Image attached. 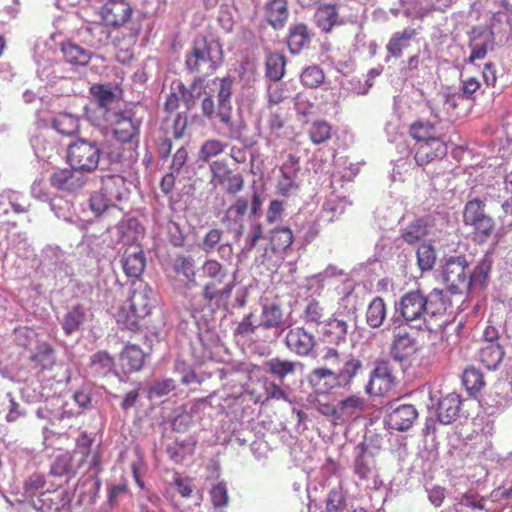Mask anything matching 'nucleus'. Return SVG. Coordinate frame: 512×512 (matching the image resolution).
I'll use <instances>...</instances> for the list:
<instances>
[{
  "instance_id": "nucleus-1",
  "label": "nucleus",
  "mask_w": 512,
  "mask_h": 512,
  "mask_svg": "<svg viewBox=\"0 0 512 512\" xmlns=\"http://www.w3.org/2000/svg\"><path fill=\"white\" fill-rule=\"evenodd\" d=\"M233 82L231 76L215 77L207 82L199 77L190 85V96L201 100L202 115L208 120L218 119L229 128L233 126Z\"/></svg>"
},
{
  "instance_id": "nucleus-2",
  "label": "nucleus",
  "mask_w": 512,
  "mask_h": 512,
  "mask_svg": "<svg viewBox=\"0 0 512 512\" xmlns=\"http://www.w3.org/2000/svg\"><path fill=\"white\" fill-rule=\"evenodd\" d=\"M360 368L359 360L350 359L338 372L323 367L315 368L309 373L307 380L315 394L324 395L334 388L349 385Z\"/></svg>"
},
{
  "instance_id": "nucleus-3",
  "label": "nucleus",
  "mask_w": 512,
  "mask_h": 512,
  "mask_svg": "<svg viewBox=\"0 0 512 512\" xmlns=\"http://www.w3.org/2000/svg\"><path fill=\"white\" fill-rule=\"evenodd\" d=\"M485 207L484 201L474 198L463 209V224L471 227L472 240L478 244L486 243L495 231V221L486 213Z\"/></svg>"
},
{
  "instance_id": "nucleus-4",
  "label": "nucleus",
  "mask_w": 512,
  "mask_h": 512,
  "mask_svg": "<svg viewBox=\"0 0 512 512\" xmlns=\"http://www.w3.org/2000/svg\"><path fill=\"white\" fill-rule=\"evenodd\" d=\"M102 151L96 143L78 139L68 145L67 163L81 174H90L97 170Z\"/></svg>"
},
{
  "instance_id": "nucleus-5",
  "label": "nucleus",
  "mask_w": 512,
  "mask_h": 512,
  "mask_svg": "<svg viewBox=\"0 0 512 512\" xmlns=\"http://www.w3.org/2000/svg\"><path fill=\"white\" fill-rule=\"evenodd\" d=\"M441 275L447 290L452 294H462L471 288L470 270L465 256L447 259Z\"/></svg>"
},
{
  "instance_id": "nucleus-6",
  "label": "nucleus",
  "mask_w": 512,
  "mask_h": 512,
  "mask_svg": "<svg viewBox=\"0 0 512 512\" xmlns=\"http://www.w3.org/2000/svg\"><path fill=\"white\" fill-rule=\"evenodd\" d=\"M185 66L192 73L209 75L217 69V62L212 56V47L206 37L196 39L186 55Z\"/></svg>"
},
{
  "instance_id": "nucleus-7",
  "label": "nucleus",
  "mask_w": 512,
  "mask_h": 512,
  "mask_svg": "<svg viewBox=\"0 0 512 512\" xmlns=\"http://www.w3.org/2000/svg\"><path fill=\"white\" fill-rule=\"evenodd\" d=\"M104 122L111 128L113 136L118 142L137 145L140 122L134 120L130 113L117 111L114 114H108Z\"/></svg>"
},
{
  "instance_id": "nucleus-8",
  "label": "nucleus",
  "mask_w": 512,
  "mask_h": 512,
  "mask_svg": "<svg viewBox=\"0 0 512 512\" xmlns=\"http://www.w3.org/2000/svg\"><path fill=\"white\" fill-rule=\"evenodd\" d=\"M132 14L133 8L127 0H107L99 11L103 24L113 29L125 27Z\"/></svg>"
},
{
  "instance_id": "nucleus-9",
  "label": "nucleus",
  "mask_w": 512,
  "mask_h": 512,
  "mask_svg": "<svg viewBox=\"0 0 512 512\" xmlns=\"http://www.w3.org/2000/svg\"><path fill=\"white\" fill-rule=\"evenodd\" d=\"M211 183L223 186L228 194L235 195L243 189L244 178L240 173H234L226 160H216L210 165Z\"/></svg>"
},
{
  "instance_id": "nucleus-10",
  "label": "nucleus",
  "mask_w": 512,
  "mask_h": 512,
  "mask_svg": "<svg viewBox=\"0 0 512 512\" xmlns=\"http://www.w3.org/2000/svg\"><path fill=\"white\" fill-rule=\"evenodd\" d=\"M419 346L416 340L409 333L398 332L394 336L390 348V354L394 360L411 365L416 360Z\"/></svg>"
},
{
  "instance_id": "nucleus-11",
  "label": "nucleus",
  "mask_w": 512,
  "mask_h": 512,
  "mask_svg": "<svg viewBox=\"0 0 512 512\" xmlns=\"http://www.w3.org/2000/svg\"><path fill=\"white\" fill-rule=\"evenodd\" d=\"M448 152L447 144L441 140L430 139L415 144L414 159L419 166H425L433 161L443 159Z\"/></svg>"
},
{
  "instance_id": "nucleus-12",
  "label": "nucleus",
  "mask_w": 512,
  "mask_h": 512,
  "mask_svg": "<svg viewBox=\"0 0 512 512\" xmlns=\"http://www.w3.org/2000/svg\"><path fill=\"white\" fill-rule=\"evenodd\" d=\"M426 304V297L421 292L409 291L401 297L396 310L400 312L403 320H417L425 316Z\"/></svg>"
},
{
  "instance_id": "nucleus-13",
  "label": "nucleus",
  "mask_w": 512,
  "mask_h": 512,
  "mask_svg": "<svg viewBox=\"0 0 512 512\" xmlns=\"http://www.w3.org/2000/svg\"><path fill=\"white\" fill-rule=\"evenodd\" d=\"M121 264L128 278L139 279L146 267V257L142 247L138 244L129 245L123 253Z\"/></svg>"
},
{
  "instance_id": "nucleus-14",
  "label": "nucleus",
  "mask_w": 512,
  "mask_h": 512,
  "mask_svg": "<svg viewBox=\"0 0 512 512\" xmlns=\"http://www.w3.org/2000/svg\"><path fill=\"white\" fill-rule=\"evenodd\" d=\"M418 417L416 408L411 404H402L394 408L388 415L389 427L397 431L410 429Z\"/></svg>"
},
{
  "instance_id": "nucleus-15",
  "label": "nucleus",
  "mask_w": 512,
  "mask_h": 512,
  "mask_svg": "<svg viewBox=\"0 0 512 512\" xmlns=\"http://www.w3.org/2000/svg\"><path fill=\"white\" fill-rule=\"evenodd\" d=\"M30 367L37 371V374L52 370L56 364L54 348L47 342L38 344L28 357Z\"/></svg>"
},
{
  "instance_id": "nucleus-16",
  "label": "nucleus",
  "mask_w": 512,
  "mask_h": 512,
  "mask_svg": "<svg viewBox=\"0 0 512 512\" xmlns=\"http://www.w3.org/2000/svg\"><path fill=\"white\" fill-rule=\"evenodd\" d=\"M71 167L57 169L50 175V184L52 187L66 192H75L80 190L85 181L75 174Z\"/></svg>"
},
{
  "instance_id": "nucleus-17",
  "label": "nucleus",
  "mask_w": 512,
  "mask_h": 512,
  "mask_svg": "<svg viewBox=\"0 0 512 512\" xmlns=\"http://www.w3.org/2000/svg\"><path fill=\"white\" fill-rule=\"evenodd\" d=\"M357 456L354 460V473L361 481H368L375 472L376 463L374 456L365 443L356 446Z\"/></svg>"
},
{
  "instance_id": "nucleus-18",
  "label": "nucleus",
  "mask_w": 512,
  "mask_h": 512,
  "mask_svg": "<svg viewBox=\"0 0 512 512\" xmlns=\"http://www.w3.org/2000/svg\"><path fill=\"white\" fill-rule=\"evenodd\" d=\"M101 190L115 205L116 202L128 198L130 191L126 183V179L120 175H107L102 177Z\"/></svg>"
},
{
  "instance_id": "nucleus-19",
  "label": "nucleus",
  "mask_w": 512,
  "mask_h": 512,
  "mask_svg": "<svg viewBox=\"0 0 512 512\" xmlns=\"http://www.w3.org/2000/svg\"><path fill=\"white\" fill-rule=\"evenodd\" d=\"M417 35V29L413 27H405L402 31L395 32L386 44L387 53L394 58L401 57Z\"/></svg>"
},
{
  "instance_id": "nucleus-20",
  "label": "nucleus",
  "mask_w": 512,
  "mask_h": 512,
  "mask_svg": "<svg viewBox=\"0 0 512 512\" xmlns=\"http://www.w3.org/2000/svg\"><path fill=\"white\" fill-rule=\"evenodd\" d=\"M60 51L66 63L74 67H85L92 59V52L72 41L61 43Z\"/></svg>"
},
{
  "instance_id": "nucleus-21",
  "label": "nucleus",
  "mask_w": 512,
  "mask_h": 512,
  "mask_svg": "<svg viewBox=\"0 0 512 512\" xmlns=\"http://www.w3.org/2000/svg\"><path fill=\"white\" fill-rule=\"evenodd\" d=\"M153 306V300L146 292L134 291L129 298L127 308L129 313L126 320H140L150 315Z\"/></svg>"
},
{
  "instance_id": "nucleus-22",
  "label": "nucleus",
  "mask_w": 512,
  "mask_h": 512,
  "mask_svg": "<svg viewBox=\"0 0 512 512\" xmlns=\"http://www.w3.org/2000/svg\"><path fill=\"white\" fill-rule=\"evenodd\" d=\"M121 368L125 374L138 372L145 362V354L137 345H126L119 356Z\"/></svg>"
},
{
  "instance_id": "nucleus-23",
  "label": "nucleus",
  "mask_w": 512,
  "mask_h": 512,
  "mask_svg": "<svg viewBox=\"0 0 512 512\" xmlns=\"http://www.w3.org/2000/svg\"><path fill=\"white\" fill-rule=\"evenodd\" d=\"M39 502L42 511L60 512L70 504V497L65 489L57 488L42 492Z\"/></svg>"
},
{
  "instance_id": "nucleus-24",
  "label": "nucleus",
  "mask_w": 512,
  "mask_h": 512,
  "mask_svg": "<svg viewBox=\"0 0 512 512\" xmlns=\"http://www.w3.org/2000/svg\"><path fill=\"white\" fill-rule=\"evenodd\" d=\"M288 347L299 355H307L314 346V337L302 327L290 329L286 336Z\"/></svg>"
},
{
  "instance_id": "nucleus-25",
  "label": "nucleus",
  "mask_w": 512,
  "mask_h": 512,
  "mask_svg": "<svg viewBox=\"0 0 512 512\" xmlns=\"http://www.w3.org/2000/svg\"><path fill=\"white\" fill-rule=\"evenodd\" d=\"M91 93L96 98L97 112L103 120L108 117V114H114V104H118L119 101L111 89L105 85L98 84L91 87Z\"/></svg>"
},
{
  "instance_id": "nucleus-26",
  "label": "nucleus",
  "mask_w": 512,
  "mask_h": 512,
  "mask_svg": "<svg viewBox=\"0 0 512 512\" xmlns=\"http://www.w3.org/2000/svg\"><path fill=\"white\" fill-rule=\"evenodd\" d=\"M288 16L287 0H270L265 6V19L274 29H282Z\"/></svg>"
},
{
  "instance_id": "nucleus-27",
  "label": "nucleus",
  "mask_w": 512,
  "mask_h": 512,
  "mask_svg": "<svg viewBox=\"0 0 512 512\" xmlns=\"http://www.w3.org/2000/svg\"><path fill=\"white\" fill-rule=\"evenodd\" d=\"M461 399L456 393H450L442 397L438 403L437 416L443 424L453 422L460 411Z\"/></svg>"
},
{
  "instance_id": "nucleus-28",
  "label": "nucleus",
  "mask_w": 512,
  "mask_h": 512,
  "mask_svg": "<svg viewBox=\"0 0 512 512\" xmlns=\"http://www.w3.org/2000/svg\"><path fill=\"white\" fill-rule=\"evenodd\" d=\"M366 407L365 398L359 395H350L338 402L339 423L359 416Z\"/></svg>"
},
{
  "instance_id": "nucleus-29",
  "label": "nucleus",
  "mask_w": 512,
  "mask_h": 512,
  "mask_svg": "<svg viewBox=\"0 0 512 512\" xmlns=\"http://www.w3.org/2000/svg\"><path fill=\"white\" fill-rule=\"evenodd\" d=\"M227 277H219L210 279L203 289V295L208 300L227 299L233 289V282L226 281Z\"/></svg>"
},
{
  "instance_id": "nucleus-30",
  "label": "nucleus",
  "mask_w": 512,
  "mask_h": 512,
  "mask_svg": "<svg viewBox=\"0 0 512 512\" xmlns=\"http://www.w3.org/2000/svg\"><path fill=\"white\" fill-rule=\"evenodd\" d=\"M469 47L471 52L469 57L466 59V62L473 64L477 60H483L488 51L493 50V37L490 34L481 35L478 38L473 37L469 42Z\"/></svg>"
},
{
  "instance_id": "nucleus-31",
  "label": "nucleus",
  "mask_w": 512,
  "mask_h": 512,
  "mask_svg": "<svg viewBox=\"0 0 512 512\" xmlns=\"http://www.w3.org/2000/svg\"><path fill=\"white\" fill-rule=\"evenodd\" d=\"M456 1L457 0H416L412 7V13L415 18L423 19L431 12H444L455 4Z\"/></svg>"
},
{
  "instance_id": "nucleus-32",
  "label": "nucleus",
  "mask_w": 512,
  "mask_h": 512,
  "mask_svg": "<svg viewBox=\"0 0 512 512\" xmlns=\"http://www.w3.org/2000/svg\"><path fill=\"white\" fill-rule=\"evenodd\" d=\"M310 40L311 36L305 24H295L289 29L287 44L292 54L299 53L310 43Z\"/></svg>"
},
{
  "instance_id": "nucleus-33",
  "label": "nucleus",
  "mask_w": 512,
  "mask_h": 512,
  "mask_svg": "<svg viewBox=\"0 0 512 512\" xmlns=\"http://www.w3.org/2000/svg\"><path fill=\"white\" fill-rule=\"evenodd\" d=\"M503 357L504 350L498 342L484 344L480 349V361L488 370L496 369Z\"/></svg>"
},
{
  "instance_id": "nucleus-34",
  "label": "nucleus",
  "mask_w": 512,
  "mask_h": 512,
  "mask_svg": "<svg viewBox=\"0 0 512 512\" xmlns=\"http://www.w3.org/2000/svg\"><path fill=\"white\" fill-rule=\"evenodd\" d=\"M286 58L278 52L267 54L265 61V74L273 82L280 81L285 74Z\"/></svg>"
},
{
  "instance_id": "nucleus-35",
  "label": "nucleus",
  "mask_w": 512,
  "mask_h": 512,
  "mask_svg": "<svg viewBox=\"0 0 512 512\" xmlns=\"http://www.w3.org/2000/svg\"><path fill=\"white\" fill-rule=\"evenodd\" d=\"M173 270L188 283H196L195 260L191 255H176L173 259Z\"/></svg>"
},
{
  "instance_id": "nucleus-36",
  "label": "nucleus",
  "mask_w": 512,
  "mask_h": 512,
  "mask_svg": "<svg viewBox=\"0 0 512 512\" xmlns=\"http://www.w3.org/2000/svg\"><path fill=\"white\" fill-rule=\"evenodd\" d=\"M316 24L325 33H328L337 24L338 11L335 5L327 4L318 8L316 14Z\"/></svg>"
},
{
  "instance_id": "nucleus-37",
  "label": "nucleus",
  "mask_w": 512,
  "mask_h": 512,
  "mask_svg": "<svg viewBox=\"0 0 512 512\" xmlns=\"http://www.w3.org/2000/svg\"><path fill=\"white\" fill-rule=\"evenodd\" d=\"M308 136L315 145L325 143L332 137V126L325 120H315L310 124Z\"/></svg>"
},
{
  "instance_id": "nucleus-38",
  "label": "nucleus",
  "mask_w": 512,
  "mask_h": 512,
  "mask_svg": "<svg viewBox=\"0 0 512 512\" xmlns=\"http://www.w3.org/2000/svg\"><path fill=\"white\" fill-rule=\"evenodd\" d=\"M54 129L65 136H72L79 131V120L77 117L60 113L53 119Z\"/></svg>"
},
{
  "instance_id": "nucleus-39",
  "label": "nucleus",
  "mask_w": 512,
  "mask_h": 512,
  "mask_svg": "<svg viewBox=\"0 0 512 512\" xmlns=\"http://www.w3.org/2000/svg\"><path fill=\"white\" fill-rule=\"evenodd\" d=\"M425 315L430 317L442 316L448 307L447 302L443 298V292L434 289L428 297H426Z\"/></svg>"
},
{
  "instance_id": "nucleus-40",
  "label": "nucleus",
  "mask_w": 512,
  "mask_h": 512,
  "mask_svg": "<svg viewBox=\"0 0 512 512\" xmlns=\"http://www.w3.org/2000/svg\"><path fill=\"white\" fill-rule=\"evenodd\" d=\"M292 230L287 227L275 228L271 232L270 242L273 251H286L293 243Z\"/></svg>"
},
{
  "instance_id": "nucleus-41",
  "label": "nucleus",
  "mask_w": 512,
  "mask_h": 512,
  "mask_svg": "<svg viewBox=\"0 0 512 512\" xmlns=\"http://www.w3.org/2000/svg\"><path fill=\"white\" fill-rule=\"evenodd\" d=\"M435 126L429 121H415L411 124L409 129L410 136L416 140V144L430 139H437L434 136Z\"/></svg>"
},
{
  "instance_id": "nucleus-42",
  "label": "nucleus",
  "mask_w": 512,
  "mask_h": 512,
  "mask_svg": "<svg viewBox=\"0 0 512 512\" xmlns=\"http://www.w3.org/2000/svg\"><path fill=\"white\" fill-rule=\"evenodd\" d=\"M416 256L418 267L422 272L433 269L436 262V251L431 244L422 243L419 245Z\"/></svg>"
},
{
  "instance_id": "nucleus-43",
  "label": "nucleus",
  "mask_w": 512,
  "mask_h": 512,
  "mask_svg": "<svg viewBox=\"0 0 512 512\" xmlns=\"http://www.w3.org/2000/svg\"><path fill=\"white\" fill-rule=\"evenodd\" d=\"M462 381L465 388L470 393H476L484 386V378L482 373L474 368H466L463 372Z\"/></svg>"
},
{
  "instance_id": "nucleus-44",
  "label": "nucleus",
  "mask_w": 512,
  "mask_h": 512,
  "mask_svg": "<svg viewBox=\"0 0 512 512\" xmlns=\"http://www.w3.org/2000/svg\"><path fill=\"white\" fill-rule=\"evenodd\" d=\"M266 370L281 380L288 374L294 372L295 363L289 360L273 358L265 363Z\"/></svg>"
},
{
  "instance_id": "nucleus-45",
  "label": "nucleus",
  "mask_w": 512,
  "mask_h": 512,
  "mask_svg": "<svg viewBox=\"0 0 512 512\" xmlns=\"http://www.w3.org/2000/svg\"><path fill=\"white\" fill-rule=\"evenodd\" d=\"M427 234L423 220L418 219L410 223L402 232L403 240L408 244L420 241Z\"/></svg>"
},
{
  "instance_id": "nucleus-46",
  "label": "nucleus",
  "mask_w": 512,
  "mask_h": 512,
  "mask_svg": "<svg viewBox=\"0 0 512 512\" xmlns=\"http://www.w3.org/2000/svg\"><path fill=\"white\" fill-rule=\"evenodd\" d=\"M324 78L323 70L317 65L305 68L301 74L302 84L309 88H317L323 83Z\"/></svg>"
},
{
  "instance_id": "nucleus-47",
  "label": "nucleus",
  "mask_w": 512,
  "mask_h": 512,
  "mask_svg": "<svg viewBox=\"0 0 512 512\" xmlns=\"http://www.w3.org/2000/svg\"><path fill=\"white\" fill-rule=\"evenodd\" d=\"M225 149V144L217 139H209L206 140L198 154L199 160L203 162H208L212 157H216L220 155Z\"/></svg>"
},
{
  "instance_id": "nucleus-48",
  "label": "nucleus",
  "mask_w": 512,
  "mask_h": 512,
  "mask_svg": "<svg viewBox=\"0 0 512 512\" xmlns=\"http://www.w3.org/2000/svg\"><path fill=\"white\" fill-rule=\"evenodd\" d=\"M392 382V374L389 371L387 365L385 363L379 364L369 381L368 389H374L376 385H378V390L381 392L382 390V383L385 384V386H389Z\"/></svg>"
},
{
  "instance_id": "nucleus-49",
  "label": "nucleus",
  "mask_w": 512,
  "mask_h": 512,
  "mask_svg": "<svg viewBox=\"0 0 512 512\" xmlns=\"http://www.w3.org/2000/svg\"><path fill=\"white\" fill-rule=\"evenodd\" d=\"M72 455L69 452L59 454L51 465L50 473L54 476H63L72 472Z\"/></svg>"
},
{
  "instance_id": "nucleus-50",
  "label": "nucleus",
  "mask_w": 512,
  "mask_h": 512,
  "mask_svg": "<svg viewBox=\"0 0 512 512\" xmlns=\"http://www.w3.org/2000/svg\"><path fill=\"white\" fill-rule=\"evenodd\" d=\"M90 209L95 213L96 216L101 215L108 208L115 206L106 194L100 189L91 194L89 199Z\"/></svg>"
},
{
  "instance_id": "nucleus-51",
  "label": "nucleus",
  "mask_w": 512,
  "mask_h": 512,
  "mask_svg": "<svg viewBox=\"0 0 512 512\" xmlns=\"http://www.w3.org/2000/svg\"><path fill=\"white\" fill-rule=\"evenodd\" d=\"M140 33V27L133 25L128 28V32L122 38L114 37L112 42L116 48L128 51L135 43Z\"/></svg>"
},
{
  "instance_id": "nucleus-52",
  "label": "nucleus",
  "mask_w": 512,
  "mask_h": 512,
  "mask_svg": "<svg viewBox=\"0 0 512 512\" xmlns=\"http://www.w3.org/2000/svg\"><path fill=\"white\" fill-rule=\"evenodd\" d=\"M277 192L282 196H290L295 193L299 189V184L297 182V176H292L288 174H281L277 184H276Z\"/></svg>"
},
{
  "instance_id": "nucleus-53",
  "label": "nucleus",
  "mask_w": 512,
  "mask_h": 512,
  "mask_svg": "<svg viewBox=\"0 0 512 512\" xmlns=\"http://www.w3.org/2000/svg\"><path fill=\"white\" fill-rule=\"evenodd\" d=\"M91 366L102 373L109 372L114 367L113 357L106 351H98L91 356Z\"/></svg>"
},
{
  "instance_id": "nucleus-54",
  "label": "nucleus",
  "mask_w": 512,
  "mask_h": 512,
  "mask_svg": "<svg viewBox=\"0 0 512 512\" xmlns=\"http://www.w3.org/2000/svg\"><path fill=\"white\" fill-rule=\"evenodd\" d=\"M173 488L183 498H190L193 493L192 479L187 476H182L180 473L175 472L172 480Z\"/></svg>"
},
{
  "instance_id": "nucleus-55",
  "label": "nucleus",
  "mask_w": 512,
  "mask_h": 512,
  "mask_svg": "<svg viewBox=\"0 0 512 512\" xmlns=\"http://www.w3.org/2000/svg\"><path fill=\"white\" fill-rule=\"evenodd\" d=\"M248 210V201L242 197L238 198L225 213V218L237 222Z\"/></svg>"
},
{
  "instance_id": "nucleus-56",
  "label": "nucleus",
  "mask_w": 512,
  "mask_h": 512,
  "mask_svg": "<svg viewBox=\"0 0 512 512\" xmlns=\"http://www.w3.org/2000/svg\"><path fill=\"white\" fill-rule=\"evenodd\" d=\"M210 497L214 507H224L228 503V492L226 484L220 482L210 490Z\"/></svg>"
},
{
  "instance_id": "nucleus-57",
  "label": "nucleus",
  "mask_w": 512,
  "mask_h": 512,
  "mask_svg": "<svg viewBox=\"0 0 512 512\" xmlns=\"http://www.w3.org/2000/svg\"><path fill=\"white\" fill-rule=\"evenodd\" d=\"M386 305L380 297L374 298L367 309V320H385Z\"/></svg>"
},
{
  "instance_id": "nucleus-58",
  "label": "nucleus",
  "mask_w": 512,
  "mask_h": 512,
  "mask_svg": "<svg viewBox=\"0 0 512 512\" xmlns=\"http://www.w3.org/2000/svg\"><path fill=\"white\" fill-rule=\"evenodd\" d=\"M46 483L44 475L40 473L31 474L24 482V492L29 496L35 495V493L44 487Z\"/></svg>"
},
{
  "instance_id": "nucleus-59",
  "label": "nucleus",
  "mask_w": 512,
  "mask_h": 512,
  "mask_svg": "<svg viewBox=\"0 0 512 512\" xmlns=\"http://www.w3.org/2000/svg\"><path fill=\"white\" fill-rule=\"evenodd\" d=\"M313 405L320 414L331 418L335 424L339 423L338 404L333 405L329 402H321L319 399H315Z\"/></svg>"
},
{
  "instance_id": "nucleus-60",
  "label": "nucleus",
  "mask_w": 512,
  "mask_h": 512,
  "mask_svg": "<svg viewBox=\"0 0 512 512\" xmlns=\"http://www.w3.org/2000/svg\"><path fill=\"white\" fill-rule=\"evenodd\" d=\"M345 499L338 489H332L329 491L326 499V512H338L342 509Z\"/></svg>"
},
{
  "instance_id": "nucleus-61",
  "label": "nucleus",
  "mask_w": 512,
  "mask_h": 512,
  "mask_svg": "<svg viewBox=\"0 0 512 512\" xmlns=\"http://www.w3.org/2000/svg\"><path fill=\"white\" fill-rule=\"evenodd\" d=\"M300 171V157L295 154H288L286 160L280 166L281 174L298 176Z\"/></svg>"
},
{
  "instance_id": "nucleus-62",
  "label": "nucleus",
  "mask_w": 512,
  "mask_h": 512,
  "mask_svg": "<svg viewBox=\"0 0 512 512\" xmlns=\"http://www.w3.org/2000/svg\"><path fill=\"white\" fill-rule=\"evenodd\" d=\"M481 88V83L476 77H468L461 81L462 97L473 99L474 95Z\"/></svg>"
},
{
  "instance_id": "nucleus-63",
  "label": "nucleus",
  "mask_w": 512,
  "mask_h": 512,
  "mask_svg": "<svg viewBox=\"0 0 512 512\" xmlns=\"http://www.w3.org/2000/svg\"><path fill=\"white\" fill-rule=\"evenodd\" d=\"M460 504L471 509L483 510L484 498L476 492L468 491L462 495Z\"/></svg>"
},
{
  "instance_id": "nucleus-64",
  "label": "nucleus",
  "mask_w": 512,
  "mask_h": 512,
  "mask_svg": "<svg viewBox=\"0 0 512 512\" xmlns=\"http://www.w3.org/2000/svg\"><path fill=\"white\" fill-rule=\"evenodd\" d=\"M203 274L209 279L219 278V277H227L226 272L224 271L222 265L216 260H207L203 264Z\"/></svg>"
}]
</instances>
